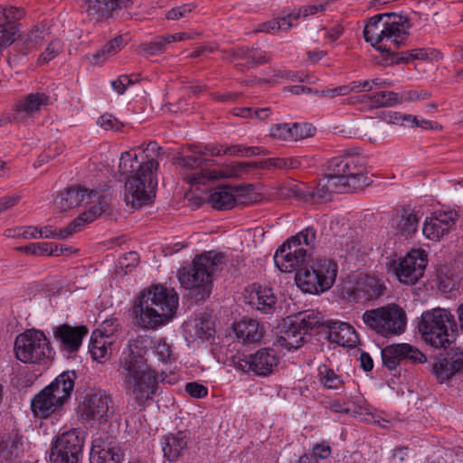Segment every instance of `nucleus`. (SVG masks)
I'll list each match as a JSON object with an SVG mask.
<instances>
[{
	"label": "nucleus",
	"instance_id": "4d7b16f0",
	"mask_svg": "<svg viewBox=\"0 0 463 463\" xmlns=\"http://www.w3.org/2000/svg\"><path fill=\"white\" fill-rule=\"evenodd\" d=\"M331 447L326 441L317 443L313 447V457L318 458H327L331 455Z\"/></svg>",
	"mask_w": 463,
	"mask_h": 463
},
{
	"label": "nucleus",
	"instance_id": "c03bdc74",
	"mask_svg": "<svg viewBox=\"0 0 463 463\" xmlns=\"http://www.w3.org/2000/svg\"><path fill=\"white\" fill-rule=\"evenodd\" d=\"M339 245L346 254H354L360 250L355 232L351 230L340 238Z\"/></svg>",
	"mask_w": 463,
	"mask_h": 463
},
{
	"label": "nucleus",
	"instance_id": "2f4dec72",
	"mask_svg": "<svg viewBox=\"0 0 463 463\" xmlns=\"http://www.w3.org/2000/svg\"><path fill=\"white\" fill-rule=\"evenodd\" d=\"M241 188L232 185H221L214 188L209 197L211 205L219 211L229 210L236 204V196Z\"/></svg>",
	"mask_w": 463,
	"mask_h": 463
},
{
	"label": "nucleus",
	"instance_id": "69168bd1",
	"mask_svg": "<svg viewBox=\"0 0 463 463\" xmlns=\"http://www.w3.org/2000/svg\"><path fill=\"white\" fill-rule=\"evenodd\" d=\"M387 95V104L386 107H393L396 105H400L405 101V98L403 97V92L397 93L393 91H386Z\"/></svg>",
	"mask_w": 463,
	"mask_h": 463
},
{
	"label": "nucleus",
	"instance_id": "6e6552de",
	"mask_svg": "<svg viewBox=\"0 0 463 463\" xmlns=\"http://www.w3.org/2000/svg\"><path fill=\"white\" fill-rule=\"evenodd\" d=\"M319 313L307 310L288 318L278 327L277 342L283 347L291 350L298 349L306 343L309 331L322 326Z\"/></svg>",
	"mask_w": 463,
	"mask_h": 463
},
{
	"label": "nucleus",
	"instance_id": "774afa93",
	"mask_svg": "<svg viewBox=\"0 0 463 463\" xmlns=\"http://www.w3.org/2000/svg\"><path fill=\"white\" fill-rule=\"evenodd\" d=\"M386 91H379L373 94V108H387Z\"/></svg>",
	"mask_w": 463,
	"mask_h": 463
},
{
	"label": "nucleus",
	"instance_id": "58836bf2",
	"mask_svg": "<svg viewBox=\"0 0 463 463\" xmlns=\"http://www.w3.org/2000/svg\"><path fill=\"white\" fill-rule=\"evenodd\" d=\"M419 217L413 212L403 210L396 221L393 220L392 225H395L402 236L409 237L414 234L419 226Z\"/></svg>",
	"mask_w": 463,
	"mask_h": 463
},
{
	"label": "nucleus",
	"instance_id": "338daca9",
	"mask_svg": "<svg viewBox=\"0 0 463 463\" xmlns=\"http://www.w3.org/2000/svg\"><path fill=\"white\" fill-rule=\"evenodd\" d=\"M260 162H241L238 163L234 167V175H237L241 173L249 172L250 169L260 168L258 165Z\"/></svg>",
	"mask_w": 463,
	"mask_h": 463
},
{
	"label": "nucleus",
	"instance_id": "09e8293b",
	"mask_svg": "<svg viewBox=\"0 0 463 463\" xmlns=\"http://www.w3.org/2000/svg\"><path fill=\"white\" fill-rule=\"evenodd\" d=\"M292 126L288 124H277L270 129V135L274 138L284 141H293Z\"/></svg>",
	"mask_w": 463,
	"mask_h": 463
},
{
	"label": "nucleus",
	"instance_id": "c85d7f7f",
	"mask_svg": "<svg viewBox=\"0 0 463 463\" xmlns=\"http://www.w3.org/2000/svg\"><path fill=\"white\" fill-rule=\"evenodd\" d=\"M88 16L91 20L99 21L109 17L113 11L127 8L133 0H82Z\"/></svg>",
	"mask_w": 463,
	"mask_h": 463
},
{
	"label": "nucleus",
	"instance_id": "f03ea898",
	"mask_svg": "<svg viewBox=\"0 0 463 463\" xmlns=\"http://www.w3.org/2000/svg\"><path fill=\"white\" fill-rule=\"evenodd\" d=\"M163 148L156 141L121 154L118 172L126 176L125 202L139 209L152 202L157 185L156 171Z\"/></svg>",
	"mask_w": 463,
	"mask_h": 463
},
{
	"label": "nucleus",
	"instance_id": "473e14b6",
	"mask_svg": "<svg viewBox=\"0 0 463 463\" xmlns=\"http://www.w3.org/2000/svg\"><path fill=\"white\" fill-rule=\"evenodd\" d=\"M248 303L264 314H271L275 310L277 298L269 288H262L253 284Z\"/></svg>",
	"mask_w": 463,
	"mask_h": 463
},
{
	"label": "nucleus",
	"instance_id": "7ed1b4c3",
	"mask_svg": "<svg viewBox=\"0 0 463 463\" xmlns=\"http://www.w3.org/2000/svg\"><path fill=\"white\" fill-rule=\"evenodd\" d=\"M151 342L147 337L131 339L119 368L127 393L143 408L153 399L158 388L157 373L145 358L146 348Z\"/></svg>",
	"mask_w": 463,
	"mask_h": 463
},
{
	"label": "nucleus",
	"instance_id": "b1692460",
	"mask_svg": "<svg viewBox=\"0 0 463 463\" xmlns=\"http://www.w3.org/2000/svg\"><path fill=\"white\" fill-rule=\"evenodd\" d=\"M385 286L380 279L372 276H364L356 280L350 289L349 297L355 302H365L382 296Z\"/></svg>",
	"mask_w": 463,
	"mask_h": 463
},
{
	"label": "nucleus",
	"instance_id": "412c9836",
	"mask_svg": "<svg viewBox=\"0 0 463 463\" xmlns=\"http://www.w3.org/2000/svg\"><path fill=\"white\" fill-rule=\"evenodd\" d=\"M431 372L439 383L463 372V349L451 348L445 354H439L432 364Z\"/></svg>",
	"mask_w": 463,
	"mask_h": 463
},
{
	"label": "nucleus",
	"instance_id": "5701e85b",
	"mask_svg": "<svg viewBox=\"0 0 463 463\" xmlns=\"http://www.w3.org/2000/svg\"><path fill=\"white\" fill-rule=\"evenodd\" d=\"M53 384H49L38 392L31 402V409L34 416L47 418L63 406L68 400V391L63 388V395L55 396L52 392Z\"/></svg>",
	"mask_w": 463,
	"mask_h": 463
},
{
	"label": "nucleus",
	"instance_id": "cd10ccee",
	"mask_svg": "<svg viewBox=\"0 0 463 463\" xmlns=\"http://www.w3.org/2000/svg\"><path fill=\"white\" fill-rule=\"evenodd\" d=\"M322 323L320 327L327 329V338L330 342L342 346H352L356 343L357 335L350 324L335 320H322Z\"/></svg>",
	"mask_w": 463,
	"mask_h": 463
},
{
	"label": "nucleus",
	"instance_id": "f3484780",
	"mask_svg": "<svg viewBox=\"0 0 463 463\" xmlns=\"http://www.w3.org/2000/svg\"><path fill=\"white\" fill-rule=\"evenodd\" d=\"M99 204V206H95L85 211L64 228L58 230L53 229L52 226H44L40 229L39 237L58 240L69 238L73 233L80 231L85 224L92 222L98 217L107 213L108 204L106 201H100Z\"/></svg>",
	"mask_w": 463,
	"mask_h": 463
},
{
	"label": "nucleus",
	"instance_id": "bb28decb",
	"mask_svg": "<svg viewBox=\"0 0 463 463\" xmlns=\"http://www.w3.org/2000/svg\"><path fill=\"white\" fill-rule=\"evenodd\" d=\"M49 97L44 93H31L24 98L18 99L14 107V118L18 121H24L33 117L40 112L43 107L46 106Z\"/></svg>",
	"mask_w": 463,
	"mask_h": 463
},
{
	"label": "nucleus",
	"instance_id": "ddd939ff",
	"mask_svg": "<svg viewBox=\"0 0 463 463\" xmlns=\"http://www.w3.org/2000/svg\"><path fill=\"white\" fill-rule=\"evenodd\" d=\"M52 339L59 351L66 359H73L82 345L84 337L89 334L86 326H71L67 323L52 327Z\"/></svg>",
	"mask_w": 463,
	"mask_h": 463
},
{
	"label": "nucleus",
	"instance_id": "39448f33",
	"mask_svg": "<svg viewBox=\"0 0 463 463\" xmlns=\"http://www.w3.org/2000/svg\"><path fill=\"white\" fill-rule=\"evenodd\" d=\"M367 160L356 148L346 149L344 154L329 160L326 175L335 194L364 189L371 180L366 176Z\"/></svg>",
	"mask_w": 463,
	"mask_h": 463
},
{
	"label": "nucleus",
	"instance_id": "f257e3e1",
	"mask_svg": "<svg viewBox=\"0 0 463 463\" xmlns=\"http://www.w3.org/2000/svg\"><path fill=\"white\" fill-rule=\"evenodd\" d=\"M317 241V231L308 226L287 240L274 255L275 265L282 272L296 270L297 286L305 293L318 295L329 290L335 284L337 262L329 258L307 260Z\"/></svg>",
	"mask_w": 463,
	"mask_h": 463
},
{
	"label": "nucleus",
	"instance_id": "e433bc0d",
	"mask_svg": "<svg viewBox=\"0 0 463 463\" xmlns=\"http://www.w3.org/2000/svg\"><path fill=\"white\" fill-rule=\"evenodd\" d=\"M110 345L111 341L109 340V336L96 335L93 333L89 344V352L94 360L101 363L102 360H107L110 356Z\"/></svg>",
	"mask_w": 463,
	"mask_h": 463
},
{
	"label": "nucleus",
	"instance_id": "393cba45",
	"mask_svg": "<svg viewBox=\"0 0 463 463\" xmlns=\"http://www.w3.org/2000/svg\"><path fill=\"white\" fill-rule=\"evenodd\" d=\"M331 186H334L329 183V180L325 176L321 178L315 190L304 189L298 185H293L287 189L288 196L296 197L305 202H313L315 203H322L331 200L333 192Z\"/></svg>",
	"mask_w": 463,
	"mask_h": 463
},
{
	"label": "nucleus",
	"instance_id": "bf43d9fd",
	"mask_svg": "<svg viewBox=\"0 0 463 463\" xmlns=\"http://www.w3.org/2000/svg\"><path fill=\"white\" fill-rule=\"evenodd\" d=\"M18 31H0V51L10 46L20 36Z\"/></svg>",
	"mask_w": 463,
	"mask_h": 463
},
{
	"label": "nucleus",
	"instance_id": "f8f14e48",
	"mask_svg": "<svg viewBox=\"0 0 463 463\" xmlns=\"http://www.w3.org/2000/svg\"><path fill=\"white\" fill-rule=\"evenodd\" d=\"M84 432L73 429L64 431L53 441L50 460L52 463H78L82 455Z\"/></svg>",
	"mask_w": 463,
	"mask_h": 463
},
{
	"label": "nucleus",
	"instance_id": "9d476101",
	"mask_svg": "<svg viewBox=\"0 0 463 463\" xmlns=\"http://www.w3.org/2000/svg\"><path fill=\"white\" fill-rule=\"evenodd\" d=\"M362 319L369 328L385 337L400 335L406 327L405 313L397 305L366 310Z\"/></svg>",
	"mask_w": 463,
	"mask_h": 463
},
{
	"label": "nucleus",
	"instance_id": "0eeeda50",
	"mask_svg": "<svg viewBox=\"0 0 463 463\" xmlns=\"http://www.w3.org/2000/svg\"><path fill=\"white\" fill-rule=\"evenodd\" d=\"M418 327L423 340L434 348L446 349L458 334L454 316L444 308L424 312Z\"/></svg>",
	"mask_w": 463,
	"mask_h": 463
},
{
	"label": "nucleus",
	"instance_id": "a211bd4d",
	"mask_svg": "<svg viewBox=\"0 0 463 463\" xmlns=\"http://www.w3.org/2000/svg\"><path fill=\"white\" fill-rule=\"evenodd\" d=\"M383 364L389 370H396L402 363L424 364L426 355L409 344H393L382 350Z\"/></svg>",
	"mask_w": 463,
	"mask_h": 463
},
{
	"label": "nucleus",
	"instance_id": "7c9ffc66",
	"mask_svg": "<svg viewBox=\"0 0 463 463\" xmlns=\"http://www.w3.org/2000/svg\"><path fill=\"white\" fill-rule=\"evenodd\" d=\"M364 23V29L378 27H382V29H410L411 26L407 16L396 13L379 14Z\"/></svg>",
	"mask_w": 463,
	"mask_h": 463
},
{
	"label": "nucleus",
	"instance_id": "72a5a7b5",
	"mask_svg": "<svg viewBox=\"0 0 463 463\" xmlns=\"http://www.w3.org/2000/svg\"><path fill=\"white\" fill-rule=\"evenodd\" d=\"M234 331L239 339L244 344H255L263 336V328L260 323L252 318H242L236 323Z\"/></svg>",
	"mask_w": 463,
	"mask_h": 463
},
{
	"label": "nucleus",
	"instance_id": "c9c22d12",
	"mask_svg": "<svg viewBox=\"0 0 463 463\" xmlns=\"http://www.w3.org/2000/svg\"><path fill=\"white\" fill-rule=\"evenodd\" d=\"M193 37L186 33H176L173 34H166L165 36H158L149 43H144L140 48L150 55L161 53L165 51V46L171 43L180 42Z\"/></svg>",
	"mask_w": 463,
	"mask_h": 463
},
{
	"label": "nucleus",
	"instance_id": "20e7f679",
	"mask_svg": "<svg viewBox=\"0 0 463 463\" xmlns=\"http://www.w3.org/2000/svg\"><path fill=\"white\" fill-rule=\"evenodd\" d=\"M179 297L162 285L152 286L135 301L136 325L143 329H156L172 320L178 307Z\"/></svg>",
	"mask_w": 463,
	"mask_h": 463
},
{
	"label": "nucleus",
	"instance_id": "e2e57ef3",
	"mask_svg": "<svg viewBox=\"0 0 463 463\" xmlns=\"http://www.w3.org/2000/svg\"><path fill=\"white\" fill-rule=\"evenodd\" d=\"M215 172H208L202 170L200 173L194 175L192 178L193 184H204L206 182L217 179Z\"/></svg>",
	"mask_w": 463,
	"mask_h": 463
},
{
	"label": "nucleus",
	"instance_id": "6e6d98bb",
	"mask_svg": "<svg viewBox=\"0 0 463 463\" xmlns=\"http://www.w3.org/2000/svg\"><path fill=\"white\" fill-rule=\"evenodd\" d=\"M194 7V6H192L190 5H184L181 6L172 8L167 12L166 17L169 20H178L182 17H185L187 14L192 12Z\"/></svg>",
	"mask_w": 463,
	"mask_h": 463
},
{
	"label": "nucleus",
	"instance_id": "603ef678",
	"mask_svg": "<svg viewBox=\"0 0 463 463\" xmlns=\"http://www.w3.org/2000/svg\"><path fill=\"white\" fill-rule=\"evenodd\" d=\"M185 392L193 398L201 399L208 394V389L202 383L191 382L185 384Z\"/></svg>",
	"mask_w": 463,
	"mask_h": 463
},
{
	"label": "nucleus",
	"instance_id": "1a4fd4ad",
	"mask_svg": "<svg viewBox=\"0 0 463 463\" xmlns=\"http://www.w3.org/2000/svg\"><path fill=\"white\" fill-rule=\"evenodd\" d=\"M15 357L25 364H43L55 352L45 334L37 329L26 330L14 341Z\"/></svg>",
	"mask_w": 463,
	"mask_h": 463
},
{
	"label": "nucleus",
	"instance_id": "4be33fe9",
	"mask_svg": "<svg viewBox=\"0 0 463 463\" xmlns=\"http://www.w3.org/2000/svg\"><path fill=\"white\" fill-rule=\"evenodd\" d=\"M458 219L456 211L435 212L426 218L422 233L430 240L438 241L455 228Z\"/></svg>",
	"mask_w": 463,
	"mask_h": 463
},
{
	"label": "nucleus",
	"instance_id": "3c124183",
	"mask_svg": "<svg viewBox=\"0 0 463 463\" xmlns=\"http://www.w3.org/2000/svg\"><path fill=\"white\" fill-rule=\"evenodd\" d=\"M98 125L105 130L119 131L123 124L111 114H104L98 119Z\"/></svg>",
	"mask_w": 463,
	"mask_h": 463
},
{
	"label": "nucleus",
	"instance_id": "dca6fc26",
	"mask_svg": "<svg viewBox=\"0 0 463 463\" xmlns=\"http://www.w3.org/2000/svg\"><path fill=\"white\" fill-rule=\"evenodd\" d=\"M427 262L425 250H413L400 260L398 263L393 262L392 268L400 282L412 285L423 276Z\"/></svg>",
	"mask_w": 463,
	"mask_h": 463
},
{
	"label": "nucleus",
	"instance_id": "5fc2aeb1",
	"mask_svg": "<svg viewBox=\"0 0 463 463\" xmlns=\"http://www.w3.org/2000/svg\"><path fill=\"white\" fill-rule=\"evenodd\" d=\"M61 47L59 41L52 42L47 46L44 52L41 54L39 61L47 63L48 61H52L54 57H56V55L61 52Z\"/></svg>",
	"mask_w": 463,
	"mask_h": 463
},
{
	"label": "nucleus",
	"instance_id": "c756f323",
	"mask_svg": "<svg viewBox=\"0 0 463 463\" xmlns=\"http://www.w3.org/2000/svg\"><path fill=\"white\" fill-rule=\"evenodd\" d=\"M325 9L324 4L311 5L302 7L297 14L291 13L285 16L278 17L261 24L260 29H288L298 26V21L307 17L308 15L317 14Z\"/></svg>",
	"mask_w": 463,
	"mask_h": 463
},
{
	"label": "nucleus",
	"instance_id": "423d86ee",
	"mask_svg": "<svg viewBox=\"0 0 463 463\" xmlns=\"http://www.w3.org/2000/svg\"><path fill=\"white\" fill-rule=\"evenodd\" d=\"M224 259L222 252L207 251L196 256L191 267L179 271L182 287L191 290V298L195 302L203 301L211 295L213 276L222 269Z\"/></svg>",
	"mask_w": 463,
	"mask_h": 463
},
{
	"label": "nucleus",
	"instance_id": "a18cd8bd",
	"mask_svg": "<svg viewBox=\"0 0 463 463\" xmlns=\"http://www.w3.org/2000/svg\"><path fill=\"white\" fill-rule=\"evenodd\" d=\"M386 121L390 124H395L400 126H409L410 124H418V118L416 116L410 114H402L401 112H390L387 115Z\"/></svg>",
	"mask_w": 463,
	"mask_h": 463
},
{
	"label": "nucleus",
	"instance_id": "0e129e2a",
	"mask_svg": "<svg viewBox=\"0 0 463 463\" xmlns=\"http://www.w3.org/2000/svg\"><path fill=\"white\" fill-rule=\"evenodd\" d=\"M252 146H244L241 145H235L227 147L223 150L224 154H229L231 156H246L250 157L252 155H250V151L248 149H251Z\"/></svg>",
	"mask_w": 463,
	"mask_h": 463
},
{
	"label": "nucleus",
	"instance_id": "aec40b11",
	"mask_svg": "<svg viewBox=\"0 0 463 463\" xmlns=\"http://www.w3.org/2000/svg\"><path fill=\"white\" fill-rule=\"evenodd\" d=\"M123 458V450L116 437L103 433L93 439L90 453V463H120Z\"/></svg>",
	"mask_w": 463,
	"mask_h": 463
},
{
	"label": "nucleus",
	"instance_id": "6ab92c4d",
	"mask_svg": "<svg viewBox=\"0 0 463 463\" xmlns=\"http://www.w3.org/2000/svg\"><path fill=\"white\" fill-rule=\"evenodd\" d=\"M279 364L277 352L272 348H261L255 354L240 359L237 368L242 372H253L256 375L267 376L270 374Z\"/></svg>",
	"mask_w": 463,
	"mask_h": 463
},
{
	"label": "nucleus",
	"instance_id": "680f3d73",
	"mask_svg": "<svg viewBox=\"0 0 463 463\" xmlns=\"http://www.w3.org/2000/svg\"><path fill=\"white\" fill-rule=\"evenodd\" d=\"M431 96L430 92L427 90H408L403 92V97L406 102H411L415 100H424Z\"/></svg>",
	"mask_w": 463,
	"mask_h": 463
},
{
	"label": "nucleus",
	"instance_id": "79ce46f5",
	"mask_svg": "<svg viewBox=\"0 0 463 463\" xmlns=\"http://www.w3.org/2000/svg\"><path fill=\"white\" fill-rule=\"evenodd\" d=\"M261 169H295L299 167L300 162L295 157H270L260 161L258 165Z\"/></svg>",
	"mask_w": 463,
	"mask_h": 463
},
{
	"label": "nucleus",
	"instance_id": "ea45409f",
	"mask_svg": "<svg viewBox=\"0 0 463 463\" xmlns=\"http://www.w3.org/2000/svg\"><path fill=\"white\" fill-rule=\"evenodd\" d=\"M148 338V336H146ZM152 341L151 344L146 348V352L148 347H151L153 354L158 358L163 364H172L176 360V355L173 351L172 345L166 342L165 338H160L156 341Z\"/></svg>",
	"mask_w": 463,
	"mask_h": 463
},
{
	"label": "nucleus",
	"instance_id": "052dcab7",
	"mask_svg": "<svg viewBox=\"0 0 463 463\" xmlns=\"http://www.w3.org/2000/svg\"><path fill=\"white\" fill-rule=\"evenodd\" d=\"M208 320L200 319L199 322L195 323L196 335L198 337L210 338L213 335V328Z\"/></svg>",
	"mask_w": 463,
	"mask_h": 463
},
{
	"label": "nucleus",
	"instance_id": "864d4df0",
	"mask_svg": "<svg viewBox=\"0 0 463 463\" xmlns=\"http://www.w3.org/2000/svg\"><path fill=\"white\" fill-rule=\"evenodd\" d=\"M49 242H32L28 245L20 247L19 250L32 255H46Z\"/></svg>",
	"mask_w": 463,
	"mask_h": 463
},
{
	"label": "nucleus",
	"instance_id": "4c0bfd02",
	"mask_svg": "<svg viewBox=\"0 0 463 463\" xmlns=\"http://www.w3.org/2000/svg\"><path fill=\"white\" fill-rule=\"evenodd\" d=\"M24 16L22 8L14 6H0V29H19L24 26L21 20Z\"/></svg>",
	"mask_w": 463,
	"mask_h": 463
},
{
	"label": "nucleus",
	"instance_id": "f704fd0d",
	"mask_svg": "<svg viewBox=\"0 0 463 463\" xmlns=\"http://www.w3.org/2000/svg\"><path fill=\"white\" fill-rule=\"evenodd\" d=\"M23 442L17 434L0 438V463H15L22 452Z\"/></svg>",
	"mask_w": 463,
	"mask_h": 463
},
{
	"label": "nucleus",
	"instance_id": "4468645a",
	"mask_svg": "<svg viewBox=\"0 0 463 463\" xmlns=\"http://www.w3.org/2000/svg\"><path fill=\"white\" fill-rule=\"evenodd\" d=\"M112 400L105 390L89 392L79 410L80 417L87 421H107L114 413Z\"/></svg>",
	"mask_w": 463,
	"mask_h": 463
},
{
	"label": "nucleus",
	"instance_id": "a19ab883",
	"mask_svg": "<svg viewBox=\"0 0 463 463\" xmlns=\"http://www.w3.org/2000/svg\"><path fill=\"white\" fill-rule=\"evenodd\" d=\"M76 380V373L74 371H66L59 374L50 384H53V388L52 392L55 394V396H61L64 394L62 392L63 388L66 387L65 391H68V399L71 397V394L74 389Z\"/></svg>",
	"mask_w": 463,
	"mask_h": 463
},
{
	"label": "nucleus",
	"instance_id": "de8ad7c7",
	"mask_svg": "<svg viewBox=\"0 0 463 463\" xmlns=\"http://www.w3.org/2000/svg\"><path fill=\"white\" fill-rule=\"evenodd\" d=\"M206 161L207 160L204 159L203 157L194 156V155L182 156H177L176 158H175V165H177L181 167H184V168H188V169H193L197 166H200Z\"/></svg>",
	"mask_w": 463,
	"mask_h": 463
},
{
	"label": "nucleus",
	"instance_id": "2eb2a0df",
	"mask_svg": "<svg viewBox=\"0 0 463 463\" xmlns=\"http://www.w3.org/2000/svg\"><path fill=\"white\" fill-rule=\"evenodd\" d=\"M100 201H106L108 211L109 203L107 195H100V192L98 190H89L82 186H71L57 195L54 200V206L61 212H65L82 204L94 203L93 207L99 206Z\"/></svg>",
	"mask_w": 463,
	"mask_h": 463
},
{
	"label": "nucleus",
	"instance_id": "49530a36",
	"mask_svg": "<svg viewBox=\"0 0 463 463\" xmlns=\"http://www.w3.org/2000/svg\"><path fill=\"white\" fill-rule=\"evenodd\" d=\"M130 40L128 33L118 35L105 44L101 50L102 53L114 54L124 47Z\"/></svg>",
	"mask_w": 463,
	"mask_h": 463
},
{
	"label": "nucleus",
	"instance_id": "13d9d810",
	"mask_svg": "<svg viewBox=\"0 0 463 463\" xmlns=\"http://www.w3.org/2000/svg\"><path fill=\"white\" fill-rule=\"evenodd\" d=\"M134 81L128 75H120L116 80L111 82V86L115 91L118 94H123L127 89V86L133 84Z\"/></svg>",
	"mask_w": 463,
	"mask_h": 463
},
{
	"label": "nucleus",
	"instance_id": "9b49d317",
	"mask_svg": "<svg viewBox=\"0 0 463 463\" xmlns=\"http://www.w3.org/2000/svg\"><path fill=\"white\" fill-rule=\"evenodd\" d=\"M364 38L370 43L373 47L381 52V55L375 56L373 61L380 66H390L399 63L392 56L393 49H399L409 35V31H363Z\"/></svg>",
	"mask_w": 463,
	"mask_h": 463
},
{
	"label": "nucleus",
	"instance_id": "8fccbe9b",
	"mask_svg": "<svg viewBox=\"0 0 463 463\" xmlns=\"http://www.w3.org/2000/svg\"><path fill=\"white\" fill-rule=\"evenodd\" d=\"M316 128L308 124H298L294 123L292 125V136L293 141L298 139H303L308 137L314 136Z\"/></svg>",
	"mask_w": 463,
	"mask_h": 463
},
{
	"label": "nucleus",
	"instance_id": "a878e982",
	"mask_svg": "<svg viewBox=\"0 0 463 463\" xmlns=\"http://www.w3.org/2000/svg\"><path fill=\"white\" fill-rule=\"evenodd\" d=\"M190 433L187 430H180L164 436L161 439L164 458L169 462L178 460L188 449Z\"/></svg>",
	"mask_w": 463,
	"mask_h": 463
},
{
	"label": "nucleus",
	"instance_id": "37998d69",
	"mask_svg": "<svg viewBox=\"0 0 463 463\" xmlns=\"http://www.w3.org/2000/svg\"><path fill=\"white\" fill-rule=\"evenodd\" d=\"M318 377L320 383L327 389H339L344 383L340 376L326 364L318 367Z\"/></svg>",
	"mask_w": 463,
	"mask_h": 463
}]
</instances>
